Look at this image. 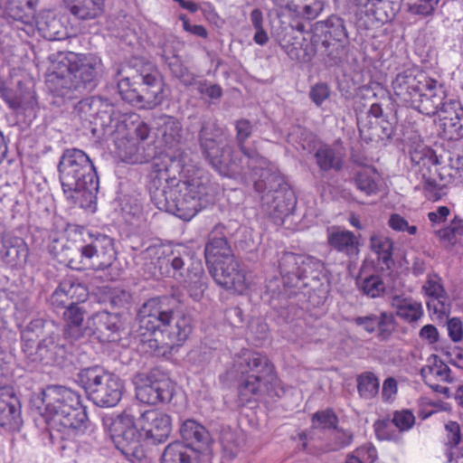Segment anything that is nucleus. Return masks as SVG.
I'll return each instance as SVG.
<instances>
[{
  "instance_id": "obj_1",
  "label": "nucleus",
  "mask_w": 463,
  "mask_h": 463,
  "mask_svg": "<svg viewBox=\"0 0 463 463\" xmlns=\"http://www.w3.org/2000/svg\"><path fill=\"white\" fill-rule=\"evenodd\" d=\"M203 157L219 175L232 179L254 178V188L261 194L263 205L270 214L280 217L293 209L292 192L288 189L282 176L268 167L243 162L230 144L229 135L213 120H203L198 133Z\"/></svg>"
},
{
  "instance_id": "obj_2",
  "label": "nucleus",
  "mask_w": 463,
  "mask_h": 463,
  "mask_svg": "<svg viewBox=\"0 0 463 463\" xmlns=\"http://www.w3.org/2000/svg\"><path fill=\"white\" fill-rule=\"evenodd\" d=\"M191 332L192 318L181 310L180 301L174 296H161L142 304L131 335L150 351L165 355L181 346Z\"/></svg>"
},
{
  "instance_id": "obj_3",
  "label": "nucleus",
  "mask_w": 463,
  "mask_h": 463,
  "mask_svg": "<svg viewBox=\"0 0 463 463\" xmlns=\"http://www.w3.org/2000/svg\"><path fill=\"white\" fill-rule=\"evenodd\" d=\"M57 168L66 199L82 208L90 207L99 191V177L90 156L81 149L67 148Z\"/></svg>"
},
{
  "instance_id": "obj_4",
  "label": "nucleus",
  "mask_w": 463,
  "mask_h": 463,
  "mask_svg": "<svg viewBox=\"0 0 463 463\" xmlns=\"http://www.w3.org/2000/svg\"><path fill=\"white\" fill-rule=\"evenodd\" d=\"M233 367L240 374L238 396L242 404L263 394L271 397L279 395V380L265 355L248 349L242 350L236 355Z\"/></svg>"
},
{
  "instance_id": "obj_5",
  "label": "nucleus",
  "mask_w": 463,
  "mask_h": 463,
  "mask_svg": "<svg viewBox=\"0 0 463 463\" xmlns=\"http://www.w3.org/2000/svg\"><path fill=\"white\" fill-rule=\"evenodd\" d=\"M66 74L54 71L52 80L59 95L74 99L90 92L102 72L101 59L93 53L69 52L60 61Z\"/></svg>"
},
{
  "instance_id": "obj_6",
  "label": "nucleus",
  "mask_w": 463,
  "mask_h": 463,
  "mask_svg": "<svg viewBox=\"0 0 463 463\" xmlns=\"http://www.w3.org/2000/svg\"><path fill=\"white\" fill-rule=\"evenodd\" d=\"M42 395L45 413L54 424L75 435L82 434L89 429L90 422L78 392L64 386L50 385L43 391Z\"/></svg>"
},
{
  "instance_id": "obj_7",
  "label": "nucleus",
  "mask_w": 463,
  "mask_h": 463,
  "mask_svg": "<svg viewBox=\"0 0 463 463\" xmlns=\"http://www.w3.org/2000/svg\"><path fill=\"white\" fill-rule=\"evenodd\" d=\"M118 90L122 99L141 109H154L164 100L163 79L150 62L142 63L131 78L119 80Z\"/></svg>"
},
{
  "instance_id": "obj_8",
  "label": "nucleus",
  "mask_w": 463,
  "mask_h": 463,
  "mask_svg": "<svg viewBox=\"0 0 463 463\" xmlns=\"http://www.w3.org/2000/svg\"><path fill=\"white\" fill-rule=\"evenodd\" d=\"M76 382L85 390L90 400L99 407H114L121 400L122 381L100 366L81 369L77 373Z\"/></svg>"
},
{
  "instance_id": "obj_9",
  "label": "nucleus",
  "mask_w": 463,
  "mask_h": 463,
  "mask_svg": "<svg viewBox=\"0 0 463 463\" xmlns=\"http://www.w3.org/2000/svg\"><path fill=\"white\" fill-rule=\"evenodd\" d=\"M209 185L200 179L180 181L175 190L170 191L166 207L162 211L190 221L209 202Z\"/></svg>"
},
{
  "instance_id": "obj_10",
  "label": "nucleus",
  "mask_w": 463,
  "mask_h": 463,
  "mask_svg": "<svg viewBox=\"0 0 463 463\" xmlns=\"http://www.w3.org/2000/svg\"><path fill=\"white\" fill-rule=\"evenodd\" d=\"M83 242L79 251L80 253L81 266L76 265V260L71 259L69 266L72 269H92L104 270L110 267L116 260L114 241L109 236L94 231H87L83 236Z\"/></svg>"
},
{
  "instance_id": "obj_11",
  "label": "nucleus",
  "mask_w": 463,
  "mask_h": 463,
  "mask_svg": "<svg viewBox=\"0 0 463 463\" xmlns=\"http://www.w3.org/2000/svg\"><path fill=\"white\" fill-rule=\"evenodd\" d=\"M109 433L117 449L130 461H140L145 458L144 435L129 411H124L112 420Z\"/></svg>"
},
{
  "instance_id": "obj_12",
  "label": "nucleus",
  "mask_w": 463,
  "mask_h": 463,
  "mask_svg": "<svg viewBox=\"0 0 463 463\" xmlns=\"http://www.w3.org/2000/svg\"><path fill=\"white\" fill-rule=\"evenodd\" d=\"M159 158L154 157L152 170L148 175L147 188L150 198L157 209L162 211L166 207L170 197V191L175 190L177 180L175 177H170L167 165L163 162V165L157 162Z\"/></svg>"
},
{
  "instance_id": "obj_13",
  "label": "nucleus",
  "mask_w": 463,
  "mask_h": 463,
  "mask_svg": "<svg viewBox=\"0 0 463 463\" xmlns=\"http://www.w3.org/2000/svg\"><path fill=\"white\" fill-rule=\"evenodd\" d=\"M430 78L417 69H407L399 72L392 81L393 94L398 101L411 107Z\"/></svg>"
},
{
  "instance_id": "obj_14",
  "label": "nucleus",
  "mask_w": 463,
  "mask_h": 463,
  "mask_svg": "<svg viewBox=\"0 0 463 463\" xmlns=\"http://www.w3.org/2000/svg\"><path fill=\"white\" fill-rule=\"evenodd\" d=\"M209 271L214 281L227 290L242 294L248 288L246 273L241 269L234 257L217 266H213Z\"/></svg>"
},
{
  "instance_id": "obj_15",
  "label": "nucleus",
  "mask_w": 463,
  "mask_h": 463,
  "mask_svg": "<svg viewBox=\"0 0 463 463\" xmlns=\"http://www.w3.org/2000/svg\"><path fill=\"white\" fill-rule=\"evenodd\" d=\"M137 425L144 437L155 443L165 442L172 431L170 416L156 409L142 412L137 420Z\"/></svg>"
},
{
  "instance_id": "obj_16",
  "label": "nucleus",
  "mask_w": 463,
  "mask_h": 463,
  "mask_svg": "<svg viewBox=\"0 0 463 463\" xmlns=\"http://www.w3.org/2000/svg\"><path fill=\"white\" fill-rule=\"evenodd\" d=\"M427 83L428 86L422 89L410 108L423 115L432 117L439 111L447 96L444 87L437 80L430 78Z\"/></svg>"
},
{
  "instance_id": "obj_17",
  "label": "nucleus",
  "mask_w": 463,
  "mask_h": 463,
  "mask_svg": "<svg viewBox=\"0 0 463 463\" xmlns=\"http://www.w3.org/2000/svg\"><path fill=\"white\" fill-rule=\"evenodd\" d=\"M175 384L168 378L155 380L137 388L138 401L146 404L169 402L174 395Z\"/></svg>"
},
{
  "instance_id": "obj_18",
  "label": "nucleus",
  "mask_w": 463,
  "mask_h": 463,
  "mask_svg": "<svg viewBox=\"0 0 463 463\" xmlns=\"http://www.w3.org/2000/svg\"><path fill=\"white\" fill-rule=\"evenodd\" d=\"M180 435L184 446L197 452H203L209 449L211 435L207 429L193 419L182 421L179 428Z\"/></svg>"
},
{
  "instance_id": "obj_19",
  "label": "nucleus",
  "mask_w": 463,
  "mask_h": 463,
  "mask_svg": "<svg viewBox=\"0 0 463 463\" xmlns=\"http://www.w3.org/2000/svg\"><path fill=\"white\" fill-rule=\"evenodd\" d=\"M0 392V427L6 431H18L23 425L21 404L14 392Z\"/></svg>"
},
{
  "instance_id": "obj_20",
  "label": "nucleus",
  "mask_w": 463,
  "mask_h": 463,
  "mask_svg": "<svg viewBox=\"0 0 463 463\" xmlns=\"http://www.w3.org/2000/svg\"><path fill=\"white\" fill-rule=\"evenodd\" d=\"M33 360L49 364H61L66 355V349L61 343L59 335L51 333L35 345Z\"/></svg>"
},
{
  "instance_id": "obj_21",
  "label": "nucleus",
  "mask_w": 463,
  "mask_h": 463,
  "mask_svg": "<svg viewBox=\"0 0 463 463\" xmlns=\"http://www.w3.org/2000/svg\"><path fill=\"white\" fill-rule=\"evenodd\" d=\"M345 148L337 141L333 145H322L315 152L314 157L323 172L342 170L345 159Z\"/></svg>"
},
{
  "instance_id": "obj_22",
  "label": "nucleus",
  "mask_w": 463,
  "mask_h": 463,
  "mask_svg": "<svg viewBox=\"0 0 463 463\" xmlns=\"http://www.w3.org/2000/svg\"><path fill=\"white\" fill-rule=\"evenodd\" d=\"M236 130V143L239 151L241 155L235 151V154L241 158H243V162H249V164L254 163L259 164L258 165L263 166L265 164V157L254 148L246 145V140L251 136L253 131V126L248 119H240L235 123Z\"/></svg>"
},
{
  "instance_id": "obj_23",
  "label": "nucleus",
  "mask_w": 463,
  "mask_h": 463,
  "mask_svg": "<svg viewBox=\"0 0 463 463\" xmlns=\"http://www.w3.org/2000/svg\"><path fill=\"white\" fill-rule=\"evenodd\" d=\"M191 298L200 301L207 288V276L200 260L192 261L186 268V275L180 280Z\"/></svg>"
},
{
  "instance_id": "obj_24",
  "label": "nucleus",
  "mask_w": 463,
  "mask_h": 463,
  "mask_svg": "<svg viewBox=\"0 0 463 463\" xmlns=\"http://www.w3.org/2000/svg\"><path fill=\"white\" fill-rule=\"evenodd\" d=\"M328 245L335 250L349 258H356L359 254V241L350 231L333 227L327 231Z\"/></svg>"
},
{
  "instance_id": "obj_25",
  "label": "nucleus",
  "mask_w": 463,
  "mask_h": 463,
  "mask_svg": "<svg viewBox=\"0 0 463 463\" xmlns=\"http://www.w3.org/2000/svg\"><path fill=\"white\" fill-rule=\"evenodd\" d=\"M204 255L208 269L217 266L234 257L232 250L224 236L217 237L214 232L209 236Z\"/></svg>"
},
{
  "instance_id": "obj_26",
  "label": "nucleus",
  "mask_w": 463,
  "mask_h": 463,
  "mask_svg": "<svg viewBox=\"0 0 463 463\" xmlns=\"http://www.w3.org/2000/svg\"><path fill=\"white\" fill-rule=\"evenodd\" d=\"M157 133L169 149H176L183 140V128L180 121L168 115H163L157 121Z\"/></svg>"
},
{
  "instance_id": "obj_27",
  "label": "nucleus",
  "mask_w": 463,
  "mask_h": 463,
  "mask_svg": "<svg viewBox=\"0 0 463 463\" xmlns=\"http://www.w3.org/2000/svg\"><path fill=\"white\" fill-rule=\"evenodd\" d=\"M370 248L376 254L381 269L391 270L394 266L392 240L381 233L373 234L370 237Z\"/></svg>"
},
{
  "instance_id": "obj_28",
  "label": "nucleus",
  "mask_w": 463,
  "mask_h": 463,
  "mask_svg": "<svg viewBox=\"0 0 463 463\" xmlns=\"http://www.w3.org/2000/svg\"><path fill=\"white\" fill-rule=\"evenodd\" d=\"M329 39V41L343 42L347 38L344 20L336 15H331L325 21H319L315 25V38Z\"/></svg>"
},
{
  "instance_id": "obj_29",
  "label": "nucleus",
  "mask_w": 463,
  "mask_h": 463,
  "mask_svg": "<svg viewBox=\"0 0 463 463\" xmlns=\"http://www.w3.org/2000/svg\"><path fill=\"white\" fill-rule=\"evenodd\" d=\"M38 0H7L5 14L8 17L24 24L34 22Z\"/></svg>"
},
{
  "instance_id": "obj_30",
  "label": "nucleus",
  "mask_w": 463,
  "mask_h": 463,
  "mask_svg": "<svg viewBox=\"0 0 463 463\" xmlns=\"http://www.w3.org/2000/svg\"><path fill=\"white\" fill-rule=\"evenodd\" d=\"M3 249L0 250V259L12 266L25 264L28 257V248L25 242L19 238L5 240Z\"/></svg>"
},
{
  "instance_id": "obj_31",
  "label": "nucleus",
  "mask_w": 463,
  "mask_h": 463,
  "mask_svg": "<svg viewBox=\"0 0 463 463\" xmlns=\"http://www.w3.org/2000/svg\"><path fill=\"white\" fill-rule=\"evenodd\" d=\"M301 255L293 252H284L279 259V267L283 283L288 287L298 286V273Z\"/></svg>"
},
{
  "instance_id": "obj_32",
  "label": "nucleus",
  "mask_w": 463,
  "mask_h": 463,
  "mask_svg": "<svg viewBox=\"0 0 463 463\" xmlns=\"http://www.w3.org/2000/svg\"><path fill=\"white\" fill-rule=\"evenodd\" d=\"M450 373L449 367L435 354L431 355L428 359V364L420 369V375L426 384H430L434 379L450 382Z\"/></svg>"
},
{
  "instance_id": "obj_33",
  "label": "nucleus",
  "mask_w": 463,
  "mask_h": 463,
  "mask_svg": "<svg viewBox=\"0 0 463 463\" xmlns=\"http://www.w3.org/2000/svg\"><path fill=\"white\" fill-rule=\"evenodd\" d=\"M68 5L71 14L78 19L90 20L102 13L104 0H74Z\"/></svg>"
},
{
  "instance_id": "obj_34",
  "label": "nucleus",
  "mask_w": 463,
  "mask_h": 463,
  "mask_svg": "<svg viewBox=\"0 0 463 463\" xmlns=\"http://www.w3.org/2000/svg\"><path fill=\"white\" fill-rule=\"evenodd\" d=\"M392 307L395 310L396 316L407 322H415L419 320L423 314L420 303L398 296L392 298Z\"/></svg>"
},
{
  "instance_id": "obj_35",
  "label": "nucleus",
  "mask_w": 463,
  "mask_h": 463,
  "mask_svg": "<svg viewBox=\"0 0 463 463\" xmlns=\"http://www.w3.org/2000/svg\"><path fill=\"white\" fill-rule=\"evenodd\" d=\"M380 175L373 167H366L358 171L354 183L356 188L366 195L375 194L379 190Z\"/></svg>"
},
{
  "instance_id": "obj_36",
  "label": "nucleus",
  "mask_w": 463,
  "mask_h": 463,
  "mask_svg": "<svg viewBox=\"0 0 463 463\" xmlns=\"http://www.w3.org/2000/svg\"><path fill=\"white\" fill-rule=\"evenodd\" d=\"M44 321L33 319L21 330L23 350L29 356H33L37 339L43 334Z\"/></svg>"
},
{
  "instance_id": "obj_37",
  "label": "nucleus",
  "mask_w": 463,
  "mask_h": 463,
  "mask_svg": "<svg viewBox=\"0 0 463 463\" xmlns=\"http://www.w3.org/2000/svg\"><path fill=\"white\" fill-rule=\"evenodd\" d=\"M321 46L318 52L323 56L325 63L333 66L340 63L345 58L346 52L342 42L320 39Z\"/></svg>"
},
{
  "instance_id": "obj_38",
  "label": "nucleus",
  "mask_w": 463,
  "mask_h": 463,
  "mask_svg": "<svg viewBox=\"0 0 463 463\" xmlns=\"http://www.w3.org/2000/svg\"><path fill=\"white\" fill-rule=\"evenodd\" d=\"M434 233L446 246H454L463 237V220L455 215L447 227L436 230Z\"/></svg>"
},
{
  "instance_id": "obj_39",
  "label": "nucleus",
  "mask_w": 463,
  "mask_h": 463,
  "mask_svg": "<svg viewBox=\"0 0 463 463\" xmlns=\"http://www.w3.org/2000/svg\"><path fill=\"white\" fill-rule=\"evenodd\" d=\"M395 129L394 118L392 116L390 118L388 116L376 119L370 120L369 127V139L370 140H389L392 137Z\"/></svg>"
},
{
  "instance_id": "obj_40",
  "label": "nucleus",
  "mask_w": 463,
  "mask_h": 463,
  "mask_svg": "<svg viewBox=\"0 0 463 463\" xmlns=\"http://www.w3.org/2000/svg\"><path fill=\"white\" fill-rule=\"evenodd\" d=\"M161 463H194V460L183 442L175 441L165 448Z\"/></svg>"
},
{
  "instance_id": "obj_41",
  "label": "nucleus",
  "mask_w": 463,
  "mask_h": 463,
  "mask_svg": "<svg viewBox=\"0 0 463 463\" xmlns=\"http://www.w3.org/2000/svg\"><path fill=\"white\" fill-rule=\"evenodd\" d=\"M196 260H193L190 254L184 250V252H173L171 256L166 259V263L170 264L171 269L167 271L168 275L175 278L176 280H181L186 275V269L184 266L191 264L192 261H195Z\"/></svg>"
},
{
  "instance_id": "obj_42",
  "label": "nucleus",
  "mask_w": 463,
  "mask_h": 463,
  "mask_svg": "<svg viewBox=\"0 0 463 463\" xmlns=\"http://www.w3.org/2000/svg\"><path fill=\"white\" fill-rule=\"evenodd\" d=\"M92 321L96 326V330L100 333L107 331L114 334L118 332L120 327L119 317L116 313H109L105 310L94 314Z\"/></svg>"
},
{
  "instance_id": "obj_43",
  "label": "nucleus",
  "mask_w": 463,
  "mask_h": 463,
  "mask_svg": "<svg viewBox=\"0 0 463 463\" xmlns=\"http://www.w3.org/2000/svg\"><path fill=\"white\" fill-rule=\"evenodd\" d=\"M379 379L371 372L364 373L357 377V390L362 398H373L379 392Z\"/></svg>"
},
{
  "instance_id": "obj_44",
  "label": "nucleus",
  "mask_w": 463,
  "mask_h": 463,
  "mask_svg": "<svg viewBox=\"0 0 463 463\" xmlns=\"http://www.w3.org/2000/svg\"><path fill=\"white\" fill-rule=\"evenodd\" d=\"M322 268L323 264L319 260L311 256L301 255L298 273V283L309 277L317 279Z\"/></svg>"
},
{
  "instance_id": "obj_45",
  "label": "nucleus",
  "mask_w": 463,
  "mask_h": 463,
  "mask_svg": "<svg viewBox=\"0 0 463 463\" xmlns=\"http://www.w3.org/2000/svg\"><path fill=\"white\" fill-rule=\"evenodd\" d=\"M442 137L449 140H458L463 137V117L449 118L439 122Z\"/></svg>"
},
{
  "instance_id": "obj_46",
  "label": "nucleus",
  "mask_w": 463,
  "mask_h": 463,
  "mask_svg": "<svg viewBox=\"0 0 463 463\" xmlns=\"http://www.w3.org/2000/svg\"><path fill=\"white\" fill-rule=\"evenodd\" d=\"M94 334V331L87 325H64V339L71 344L84 343Z\"/></svg>"
},
{
  "instance_id": "obj_47",
  "label": "nucleus",
  "mask_w": 463,
  "mask_h": 463,
  "mask_svg": "<svg viewBox=\"0 0 463 463\" xmlns=\"http://www.w3.org/2000/svg\"><path fill=\"white\" fill-rule=\"evenodd\" d=\"M411 160L417 164L425 165H437L444 163L443 156H438L430 147L424 146L411 152Z\"/></svg>"
},
{
  "instance_id": "obj_48",
  "label": "nucleus",
  "mask_w": 463,
  "mask_h": 463,
  "mask_svg": "<svg viewBox=\"0 0 463 463\" xmlns=\"http://www.w3.org/2000/svg\"><path fill=\"white\" fill-rule=\"evenodd\" d=\"M373 427L376 437L381 440H393L397 442L402 439L400 431H398L392 421L389 419L377 420Z\"/></svg>"
},
{
  "instance_id": "obj_49",
  "label": "nucleus",
  "mask_w": 463,
  "mask_h": 463,
  "mask_svg": "<svg viewBox=\"0 0 463 463\" xmlns=\"http://www.w3.org/2000/svg\"><path fill=\"white\" fill-rule=\"evenodd\" d=\"M360 290L369 298L380 297L385 290L382 279L376 275H371L359 283Z\"/></svg>"
},
{
  "instance_id": "obj_50",
  "label": "nucleus",
  "mask_w": 463,
  "mask_h": 463,
  "mask_svg": "<svg viewBox=\"0 0 463 463\" xmlns=\"http://www.w3.org/2000/svg\"><path fill=\"white\" fill-rule=\"evenodd\" d=\"M63 286V292L69 297L71 302L80 305L87 299V288L80 283H74L71 280H64L61 282Z\"/></svg>"
},
{
  "instance_id": "obj_51",
  "label": "nucleus",
  "mask_w": 463,
  "mask_h": 463,
  "mask_svg": "<svg viewBox=\"0 0 463 463\" xmlns=\"http://www.w3.org/2000/svg\"><path fill=\"white\" fill-rule=\"evenodd\" d=\"M330 432L329 449L331 450H339L353 442L354 435L350 430L338 429L335 426Z\"/></svg>"
},
{
  "instance_id": "obj_52",
  "label": "nucleus",
  "mask_w": 463,
  "mask_h": 463,
  "mask_svg": "<svg viewBox=\"0 0 463 463\" xmlns=\"http://www.w3.org/2000/svg\"><path fill=\"white\" fill-rule=\"evenodd\" d=\"M313 428L332 430L337 423V417L331 410L318 411L312 419Z\"/></svg>"
},
{
  "instance_id": "obj_53",
  "label": "nucleus",
  "mask_w": 463,
  "mask_h": 463,
  "mask_svg": "<svg viewBox=\"0 0 463 463\" xmlns=\"http://www.w3.org/2000/svg\"><path fill=\"white\" fill-rule=\"evenodd\" d=\"M376 457L377 452L374 447L371 445L363 446L349 455L345 463H373Z\"/></svg>"
},
{
  "instance_id": "obj_54",
  "label": "nucleus",
  "mask_w": 463,
  "mask_h": 463,
  "mask_svg": "<svg viewBox=\"0 0 463 463\" xmlns=\"http://www.w3.org/2000/svg\"><path fill=\"white\" fill-rule=\"evenodd\" d=\"M439 117V122L449 118L463 117V106L461 103L453 99H445L439 111L437 113Z\"/></svg>"
},
{
  "instance_id": "obj_55",
  "label": "nucleus",
  "mask_w": 463,
  "mask_h": 463,
  "mask_svg": "<svg viewBox=\"0 0 463 463\" xmlns=\"http://www.w3.org/2000/svg\"><path fill=\"white\" fill-rule=\"evenodd\" d=\"M85 313L86 309L81 305L74 302L70 303V306L63 312L64 325H85Z\"/></svg>"
},
{
  "instance_id": "obj_56",
  "label": "nucleus",
  "mask_w": 463,
  "mask_h": 463,
  "mask_svg": "<svg viewBox=\"0 0 463 463\" xmlns=\"http://www.w3.org/2000/svg\"><path fill=\"white\" fill-rule=\"evenodd\" d=\"M400 433L411 430L415 423V417L409 410L396 411L391 420Z\"/></svg>"
},
{
  "instance_id": "obj_57",
  "label": "nucleus",
  "mask_w": 463,
  "mask_h": 463,
  "mask_svg": "<svg viewBox=\"0 0 463 463\" xmlns=\"http://www.w3.org/2000/svg\"><path fill=\"white\" fill-rule=\"evenodd\" d=\"M378 337L382 340L387 339L394 330V317L392 314L382 312L377 316Z\"/></svg>"
},
{
  "instance_id": "obj_58",
  "label": "nucleus",
  "mask_w": 463,
  "mask_h": 463,
  "mask_svg": "<svg viewBox=\"0 0 463 463\" xmlns=\"http://www.w3.org/2000/svg\"><path fill=\"white\" fill-rule=\"evenodd\" d=\"M119 156L128 164H139L148 160L139 154V147L133 141L124 143V150H120Z\"/></svg>"
},
{
  "instance_id": "obj_59",
  "label": "nucleus",
  "mask_w": 463,
  "mask_h": 463,
  "mask_svg": "<svg viewBox=\"0 0 463 463\" xmlns=\"http://www.w3.org/2000/svg\"><path fill=\"white\" fill-rule=\"evenodd\" d=\"M183 47V43L175 36L169 34L166 35L161 43L162 58L167 59L170 57L178 56V52Z\"/></svg>"
},
{
  "instance_id": "obj_60",
  "label": "nucleus",
  "mask_w": 463,
  "mask_h": 463,
  "mask_svg": "<svg viewBox=\"0 0 463 463\" xmlns=\"http://www.w3.org/2000/svg\"><path fill=\"white\" fill-rule=\"evenodd\" d=\"M440 0H418L409 6V11L413 14L428 16L431 15Z\"/></svg>"
},
{
  "instance_id": "obj_61",
  "label": "nucleus",
  "mask_w": 463,
  "mask_h": 463,
  "mask_svg": "<svg viewBox=\"0 0 463 463\" xmlns=\"http://www.w3.org/2000/svg\"><path fill=\"white\" fill-rule=\"evenodd\" d=\"M132 300L129 291L115 288L109 293V302L116 308L127 307Z\"/></svg>"
},
{
  "instance_id": "obj_62",
  "label": "nucleus",
  "mask_w": 463,
  "mask_h": 463,
  "mask_svg": "<svg viewBox=\"0 0 463 463\" xmlns=\"http://www.w3.org/2000/svg\"><path fill=\"white\" fill-rule=\"evenodd\" d=\"M389 226L396 232H408L411 235L416 234L418 229L415 225H410L407 220L397 213H393L390 216L388 221Z\"/></svg>"
},
{
  "instance_id": "obj_63",
  "label": "nucleus",
  "mask_w": 463,
  "mask_h": 463,
  "mask_svg": "<svg viewBox=\"0 0 463 463\" xmlns=\"http://www.w3.org/2000/svg\"><path fill=\"white\" fill-rule=\"evenodd\" d=\"M308 95L310 99L319 107L329 98L330 89L326 83L319 82L311 87Z\"/></svg>"
},
{
  "instance_id": "obj_64",
  "label": "nucleus",
  "mask_w": 463,
  "mask_h": 463,
  "mask_svg": "<svg viewBox=\"0 0 463 463\" xmlns=\"http://www.w3.org/2000/svg\"><path fill=\"white\" fill-rule=\"evenodd\" d=\"M196 90L212 99H218L222 95V90L218 84H211L207 80H199L195 83Z\"/></svg>"
}]
</instances>
